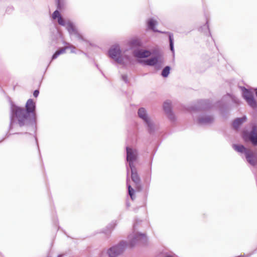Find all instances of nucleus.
<instances>
[{
	"label": "nucleus",
	"mask_w": 257,
	"mask_h": 257,
	"mask_svg": "<svg viewBox=\"0 0 257 257\" xmlns=\"http://www.w3.org/2000/svg\"><path fill=\"white\" fill-rule=\"evenodd\" d=\"M59 53L57 51L52 56V60H54L57 58V57L59 55Z\"/></svg>",
	"instance_id": "obj_30"
},
{
	"label": "nucleus",
	"mask_w": 257,
	"mask_h": 257,
	"mask_svg": "<svg viewBox=\"0 0 257 257\" xmlns=\"http://www.w3.org/2000/svg\"><path fill=\"white\" fill-rule=\"evenodd\" d=\"M142 44L141 41L137 39H132L129 42V46L131 49L139 48Z\"/></svg>",
	"instance_id": "obj_17"
},
{
	"label": "nucleus",
	"mask_w": 257,
	"mask_h": 257,
	"mask_svg": "<svg viewBox=\"0 0 257 257\" xmlns=\"http://www.w3.org/2000/svg\"><path fill=\"white\" fill-rule=\"evenodd\" d=\"M193 109H194V111L195 109H196V108L194 106Z\"/></svg>",
	"instance_id": "obj_37"
},
{
	"label": "nucleus",
	"mask_w": 257,
	"mask_h": 257,
	"mask_svg": "<svg viewBox=\"0 0 257 257\" xmlns=\"http://www.w3.org/2000/svg\"><path fill=\"white\" fill-rule=\"evenodd\" d=\"M171 67L169 66H166L162 70L161 75L164 77H167L170 74Z\"/></svg>",
	"instance_id": "obj_22"
},
{
	"label": "nucleus",
	"mask_w": 257,
	"mask_h": 257,
	"mask_svg": "<svg viewBox=\"0 0 257 257\" xmlns=\"http://www.w3.org/2000/svg\"><path fill=\"white\" fill-rule=\"evenodd\" d=\"M214 121V118L212 115H201L197 119L198 123L201 125L211 124Z\"/></svg>",
	"instance_id": "obj_10"
},
{
	"label": "nucleus",
	"mask_w": 257,
	"mask_h": 257,
	"mask_svg": "<svg viewBox=\"0 0 257 257\" xmlns=\"http://www.w3.org/2000/svg\"><path fill=\"white\" fill-rule=\"evenodd\" d=\"M58 24L61 26H65L66 24L65 21L61 16H60L58 19Z\"/></svg>",
	"instance_id": "obj_26"
},
{
	"label": "nucleus",
	"mask_w": 257,
	"mask_h": 257,
	"mask_svg": "<svg viewBox=\"0 0 257 257\" xmlns=\"http://www.w3.org/2000/svg\"><path fill=\"white\" fill-rule=\"evenodd\" d=\"M254 90H255V95L257 96V88L255 89Z\"/></svg>",
	"instance_id": "obj_34"
},
{
	"label": "nucleus",
	"mask_w": 257,
	"mask_h": 257,
	"mask_svg": "<svg viewBox=\"0 0 257 257\" xmlns=\"http://www.w3.org/2000/svg\"><path fill=\"white\" fill-rule=\"evenodd\" d=\"M246 120V117L243 116L242 117H237L232 122V126L235 130H237L239 126Z\"/></svg>",
	"instance_id": "obj_14"
},
{
	"label": "nucleus",
	"mask_w": 257,
	"mask_h": 257,
	"mask_svg": "<svg viewBox=\"0 0 257 257\" xmlns=\"http://www.w3.org/2000/svg\"><path fill=\"white\" fill-rule=\"evenodd\" d=\"M136 225H137L136 223H135V224H134V226H133V229H134V231H135V229H136Z\"/></svg>",
	"instance_id": "obj_33"
},
{
	"label": "nucleus",
	"mask_w": 257,
	"mask_h": 257,
	"mask_svg": "<svg viewBox=\"0 0 257 257\" xmlns=\"http://www.w3.org/2000/svg\"><path fill=\"white\" fill-rule=\"evenodd\" d=\"M233 148L238 152L244 153L246 151V148L242 145H234Z\"/></svg>",
	"instance_id": "obj_21"
},
{
	"label": "nucleus",
	"mask_w": 257,
	"mask_h": 257,
	"mask_svg": "<svg viewBox=\"0 0 257 257\" xmlns=\"http://www.w3.org/2000/svg\"><path fill=\"white\" fill-rule=\"evenodd\" d=\"M136 162H128L125 166L127 174L130 171L131 173V178L132 181L136 186V189L138 191H140L142 189V186L141 184V180L137 173V170L136 167L135 163Z\"/></svg>",
	"instance_id": "obj_3"
},
{
	"label": "nucleus",
	"mask_w": 257,
	"mask_h": 257,
	"mask_svg": "<svg viewBox=\"0 0 257 257\" xmlns=\"http://www.w3.org/2000/svg\"><path fill=\"white\" fill-rule=\"evenodd\" d=\"M66 29L68 31L70 35H74L79 40L82 41H87L78 32L72 23L69 22L67 23Z\"/></svg>",
	"instance_id": "obj_9"
},
{
	"label": "nucleus",
	"mask_w": 257,
	"mask_h": 257,
	"mask_svg": "<svg viewBox=\"0 0 257 257\" xmlns=\"http://www.w3.org/2000/svg\"><path fill=\"white\" fill-rule=\"evenodd\" d=\"M108 55L110 58L119 64H122L123 60L121 56V50L118 45H115L110 48L108 51Z\"/></svg>",
	"instance_id": "obj_6"
},
{
	"label": "nucleus",
	"mask_w": 257,
	"mask_h": 257,
	"mask_svg": "<svg viewBox=\"0 0 257 257\" xmlns=\"http://www.w3.org/2000/svg\"><path fill=\"white\" fill-rule=\"evenodd\" d=\"M159 62V58L157 56L147 59L144 61V63L149 66H154L157 65Z\"/></svg>",
	"instance_id": "obj_15"
},
{
	"label": "nucleus",
	"mask_w": 257,
	"mask_h": 257,
	"mask_svg": "<svg viewBox=\"0 0 257 257\" xmlns=\"http://www.w3.org/2000/svg\"><path fill=\"white\" fill-rule=\"evenodd\" d=\"M36 104L34 100L30 98L26 103L25 108L19 106L11 103V121L10 124V130L14 127L13 118L15 117L17 120V123L20 127L25 126L27 132H35L37 125Z\"/></svg>",
	"instance_id": "obj_1"
},
{
	"label": "nucleus",
	"mask_w": 257,
	"mask_h": 257,
	"mask_svg": "<svg viewBox=\"0 0 257 257\" xmlns=\"http://www.w3.org/2000/svg\"><path fill=\"white\" fill-rule=\"evenodd\" d=\"M39 91L38 90H35L34 91L33 95L34 97H37L39 95Z\"/></svg>",
	"instance_id": "obj_32"
},
{
	"label": "nucleus",
	"mask_w": 257,
	"mask_h": 257,
	"mask_svg": "<svg viewBox=\"0 0 257 257\" xmlns=\"http://www.w3.org/2000/svg\"><path fill=\"white\" fill-rule=\"evenodd\" d=\"M203 27L205 29H206L208 31L209 34V35H211L210 34V31H209V25H208V21H207L206 22V24L203 26Z\"/></svg>",
	"instance_id": "obj_29"
},
{
	"label": "nucleus",
	"mask_w": 257,
	"mask_h": 257,
	"mask_svg": "<svg viewBox=\"0 0 257 257\" xmlns=\"http://www.w3.org/2000/svg\"><path fill=\"white\" fill-rule=\"evenodd\" d=\"M67 48H68V47H65L61 48V49H60L59 50H58L57 51L60 55L61 54H63V53H65L66 49H67Z\"/></svg>",
	"instance_id": "obj_28"
},
{
	"label": "nucleus",
	"mask_w": 257,
	"mask_h": 257,
	"mask_svg": "<svg viewBox=\"0 0 257 257\" xmlns=\"http://www.w3.org/2000/svg\"><path fill=\"white\" fill-rule=\"evenodd\" d=\"M117 225L116 220L112 221L106 227V229L103 231L105 234L110 233L111 231L115 228Z\"/></svg>",
	"instance_id": "obj_18"
},
{
	"label": "nucleus",
	"mask_w": 257,
	"mask_h": 257,
	"mask_svg": "<svg viewBox=\"0 0 257 257\" xmlns=\"http://www.w3.org/2000/svg\"><path fill=\"white\" fill-rule=\"evenodd\" d=\"M128 242L125 241H120L118 244L112 246L107 251L109 257H116L121 254L126 246L131 247L140 243H145L147 241V238L145 233H136L130 234L128 236Z\"/></svg>",
	"instance_id": "obj_2"
},
{
	"label": "nucleus",
	"mask_w": 257,
	"mask_h": 257,
	"mask_svg": "<svg viewBox=\"0 0 257 257\" xmlns=\"http://www.w3.org/2000/svg\"><path fill=\"white\" fill-rule=\"evenodd\" d=\"M243 137L246 140H249L254 146L257 145V127L255 124L252 126L251 130L250 132L244 131L243 132Z\"/></svg>",
	"instance_id": "obj_7"
},
{
	"label": "nucleus",
	"mask_w": 257,
	"mask_h": 257,
	"mask_svg": "<svg viewBox=\"0 0 257 257\" xmlns=\"http://www.w3.org/2000/svg\"><path fill=\"white\" fill-rule=\"evenodd\" d=\"M157 24V21L153 20V19H150L148 21V27L149 29L153 30L155 32H158L162 34H167L168 35L170 50L172 52L173 54L174 55L175 50L174 48V39L173 34L169 32H163L156 29L155 26Z\"/></svg>",
	"instance_id": "obj_4"
},
{
	"label": "nucleus",
	"mask_w": 257,
	"mask_h": 257,
	"mask_svg": "<svg viewBox=\"0 0 257 257\" xmlns=\"http://www.w3.org/2000/svg\"><path fill=\"white\" fill-rule=\"evenodd\" d=\"M163 109L166 114L167 115L169 119L174 121L175 119V115L172 110V104L170 100H167L164 102L163 104Z\"/></svg>",
	"instance_id": "obj_11"
},
{
	"label": "nucleus",
	"mask_w": 257,
	"mask_h": 257,
	"mask_svg": "<svg viewBox=\"0 0 257 257\" xmlns=\"http://www.w3.org/2000/svg\"><path fill=\"white\" fill-rule=\"evenodd\" d=\"M57 9L59 11H62L65 8V0H55Z\"/></svg>",
	"instance_id": "obj_19"
},
{
	"label": "nucleus",
	"mask_w": 257,
	"mask_h": 257,
	"mask_svg": "<svg viewBox=\"0 0 257 257\" xmlns=\"http://www.w3.org/2000/svg\"><path fill=\"white\" fill-rule=\"evenodd\" d=\"M244 153L245 154L246 161H252V159L253 157V154L250 150L246 149Z\"/></svg>",
	"instance_id": "obj_20"
},
{
	"label": "nucleus",
	"mask_w": 257,
	"mask_h": 257,
	"mask_svg": "<svg viewBox=\"0 0 257 257\" xmlns=\"http://www.w3.org/2000/svg\"><path fill=\"white\" fill-rule=\"evenodd\" d=\"M71 48H73V49H75V47H74L73 46H71Z\"/></svg>",
	"instance_id": "obj_35"
},
{
	"label": "nucleus",
	"mask_w": 257,
	"mask_h": 257,
	"mask_svg": "<svg viewBox=\"0 0 257 257\" xmlns=\"http://www.w3.org/2000/svg\"><path fill=\"white\" fill-rule=\"evenodd\" d=\"M121 78H122V80L125 82V83H129L127 75H126V74L122 75Z\"/></svg>",
	"instance_id": "obj_27"
},
{
	"label": "nucleus",
	"mask_w": 257,
	"mask_h": 257,
	"mask_svg": "<svg viewBox=\"0 0 257 257\" xmlns=\"http://www.w3.org/2000/svg\"><path fill=\"white\" fill-rule=\"evenodd\" d=\"M151 182V173H149L146 178L145 179V183L147 186V188L149 189V186Z\"/></svg>",
	"instance_id": "obj_24"
},
{
	"label": "nucleus",
	"mask_w": 257,
	"mask_h": 257,
	"mask_svg": "<svg viewBox=\"0 0 257 257\" xmlns=\"http://www.w3.org/2000/svg\"><path fill=\"white\" fill-rule=\"evenodd\" d=\"M200 104V109L202 110H208L210 109L212 105L208 100H202L199 102Z\"/></svg>",
	"instance_id": "obj_16"
},
{
	"label": "nucleus",
	"mask_w": 257,
	"mask_h": 257,
	"mask_svg": "<svg viewBox=\"0 0 257 257\" xmlns=\"http://www.w3.org/2000/svg\"><path fill=\"white\" fill-rule=\"evenodd\" d=\"M221 113L222 114H223V112H222V110L221 109Z\"/></svg>",
	"instance_id": "obj_38"
},
{
	"label": "nucleus",
	"mask_w": 257,
	"mask_h": 257,
	"mask_svg": "<svg viewBox=\"0 0 257 257\" xmlns=\"http://www.w3.org/2000/svg\"><path fill=\"white\" fill-rule=\"evenodd\" d=\"M138 114L139 117L142 119L147 125L149 133L150 134L153 133L155 131L154 124L148 116L146 109L144 107L140 108L138 110Z\"/></svg>",
	"instance_id": "obj_5"
},
{
	"label": "nucleus",
	"mask_w": 257,
	"mask_h": 257,
	"mask_svg": "<svg viewBox=\"0 0 257 257\" xmlns=\"http://www.w3.org/2000/svg\"><path fill=\"white\" fill-rule=\"evenodd\" d=\"M13 134H18L19 133H14Z\"/></svg>",
	"instance_id": "obj_36"
},
{
	"label": "nucleus",
	"mask_w": 257,
	"mask_h": 257,
	"mask_svg": "<svg viewBox=\"0 0 257 257\" xmlns=\"http://www.w3.org/2000/svg\"><path fill=\"white\" fill-rule=\"evenodd\" d=\"M249 164L253 167H255L257 166V162H248Z\"/></svg>",
	"instance_id": "obj_31"
},
{
	"label": "nucleus",
	"mask_w": 257,
	"mask_h": 257,
	"mask_svg": "<svg viewBox=\"0 0 257 257\" xmlns=\"http://www.w3.org/2000/svg\"><path fill=\"white\" fill-rule=\"evenodd\" d=\"M243 96L248 105L253 108L257 107V102L253 98L251 92L248 89L243 87Z\"/></svg>",
	"instance_id": "obj_8"
},
{
	"label": "nucleus",
	"mask_w": 257,
	"mask_h": 257,
	"mask_svg": "<svg viewBox=\"0 0 257 257\" xmlns=\"http://www.w3.org/2000/svg\"><path fill=\"white\" fill-rule=\"evenodd\" d=\"M126 161H136L137 157V152L136 150L127 147Z\"/></svg>",
	"instance_id": "obj_12"
},
{
	"label": "nucleus",
	"mask_w": 257,
	"mask_h": 257,
	"mask_svg": "<svg viewBox=\"0 0 257 257\" xmlns=\"http://www.w3.org/2000/svg\"><path fill=\"white\" fill-rule=\"evenodd\" d=\"M59 11V10L57 9V10L55 11L53 13L52 18L54 19H56L57 18L58 19L60 16H61L60 14Z\"/></svg>",
	"instance_id": "obj_25"
},
{
	"label": "nucleus",
	"mask_w": 257,
	"mask_h": 257,
	"mask_svg": "<svg viewBox=\"0 0 257 257\" xmlns=\"http://www.w3.org/2000/svg\"><path fill=\"white\" fill-rule=\"evenodd\" d=\"M202 29H203V28H202V27H200V29H201V30H202Z\"/></svg>",
	"instance_id": "obj_39"
},
{
	"label": "nucleus",
	"mask_w": 257,
	"mask_h": 257,
	"mask_svg": "<svg viewBox=\"0 0 257 257\" xmlns=\"http://www.w3.org/2000/svg\"><path fill=\"white\" fill-rule=\"evenodd\" d=\"M126 186L128 189V192L130 196H131L132 199H133V196L135 193L134 189L132 187L131 185L128 183V180L127 179L126 182Z\"/></svg>",
	"instance_id": "obj_23"
},
{
	"label": "nucleus",
	"mask_w": 257,
	"mask_h": 257,
	"mask_svg": "<svg viewBox=\"0 0 257 257\" xmlns=\"http://www.w3.org/2000/svg\"><path fill=\"white\" fill-rule=\"evenodd\" d=\"M134 55L137 58H144L149 57L151 52L148 50H137L134 51Z\"/></svg>",
	"instance_id": "obj_13"
}]
</instances>
